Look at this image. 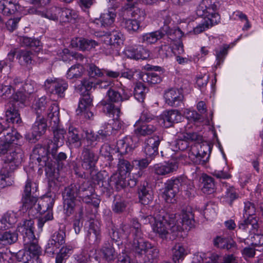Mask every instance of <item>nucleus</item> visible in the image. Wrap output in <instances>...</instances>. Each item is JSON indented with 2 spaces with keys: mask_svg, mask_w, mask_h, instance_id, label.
Masks as SVG:
<instances>
[{
  "mask_svg": "<svg viewBox=\"0 0 263 263\" xmlns=\"http://www.w3.org/2000/svg\"><path fill=\"white\" fill-rule=\"evenodd\" d=\"M18 42L22 46L39 48L40 46V41L35 39H32L27 36H21L18 37Z\"/></svg>",
  "mask_w": 263,
  "mask_h": 263,
  "instance_id": "nucleus-55",
  "label": "nucleus"
},
{
  "mask_svg": "<svg viewBox=\"0 0 263 263\" xmlns=\"http://www.w3.org/2000/svg\"><path fill=\"white\" fill-rule=\"evenodd\" d=\"M104 258L107 261L114 260L117 256L115 251L109 243H105L101 250Z\"/></svg>",
  "mask_w": 263,
  "mask_h": 263,
  "instance_id": "nucleus-51",
  "label": "nucleus"
},
{
  "mask_svg": "<svg viewBox=\"0 0 263 263\" xmlns=\"http://www.w3.org/2000/svg\"><path fill=\"white\" fill-rule=\"evenodd\" d=\"M79 184H71L65 187L63 191L64 211L67 216L73 213L76 198L79 197Z\"/></svg>",
  "mask_w": 263,
  "mask_h": 263,
  "instance_id": "nucleus-8",
  "label": "nucleus"
},
{
  "mask_svg": "<svg viewBox=\"0 0 263 263\" xmlns=\"http://www.w3.org/2000/svg\"><path fill=\"white\" fill-rule=\"evenodd\" d=\"M68 86V83L65 80L57 78L48 79L44 83L45 88L48 92L57 95L60 98L64 97V92Z\"/></svg>",
  "mask_w": 263,
  "mask_h": 263,
  "instance_id": "nucleus-13",
  "label": "nucleus"
},
{
  "mask_svg": "<svg viewBox=\"0 0 263 263\" xmlns=\"http://www.w3.org/2000/svg\"><path fill=\"white\" fill-rule=\"evenodd\" d=\"M124 53L127 58L134 60H144L148 55L146 50L141 46L127 47L124 50Z\"/></svg>",
  "mask_w": 263,
  "mask_h": 263,
  "instance_id": "nucleus-27",
  "label": "nucleus"
},
{
  "mask_svg": "<svg viewBox=\"0 0 263 263\" xmlns=\"http://www.w3.org/2000/svg\"><path fill=\"white\" fill-rule=\"evenodd\" d=\"M18 238V235L14 232L7 231L2 236L1 240L4 242L5 244H11L16 241Z\"/></svg>",
  "mask_w": 263,
  "mask_h": 263,
  "instance_id": "nucleus-61",
  "label": "nucleus"
},
{
  "mask_svg": "<svg viewBox=\"0 0 263 263\" xmlns=\"http://www.w3.org/2000/svg\"><path fill=\"white\" fill-rule=\"evenodd\" d=\"M59 16L62 22H70L78 17V14L77 12L72 9L63 8H61Z\"/></svg>",
  "mask_w": 263,
  "mask_h": 263,
  "instance_id": "nucleus-49",
  "label": "nucleus"
},
{
  "mask_svg": "<svg viewBox=\"0 0 263 263\" xmlns=\"http://www.w3.org/2000/svg\"><path fill=\"white\" fill-rule=\"evenodd\" d=\"M203 18L201 22L199 23L193 29L194 34H199L205 30L209 29L213 25L218 24L220 20V16L216 15L214 18H211L209 16H203Z\"/></svg>",
  "mask_w": 263,
  "mask_h": 263,
  "instance_id": "nucleus-30",
  "label": "nucleus"
},
{
  "mask_svg": "<svg viewBox=\"0 0 263 263\" xmlns=\"http://www.w3.org/2000/svg\"><path fill=\"white\" fill-rule=\"evenodd\" d=\"M33 107L37 116H47L53 127L60 123L59 108L55 103L48 101L45 97L39 98L34 104Z\"/></svg>",
  "mask_w": 263,
  "mask_h": 263,
  "instance_id": "nucleus-5",
  "label": "nucleus"
},
{
  "mask_svg": "<svg viewBox=\"0 0 263 263\" xmlns=\"http://www.w3.org/2000/svg\"><path fill=\"white\" fill-rule=\"evenodd\" d=\"M94 189L88 181H84L79 185V198L84 202L92 204L97 208L99 206L100 199L94 193Z\"/></svg>",
  "mask_w": 263,
  "mask_h": 263,
  "instance_id": "nucleus-10",
  "label": "nucleus"
},
{
  "mask_svg": "<svg viewBox=\"0 0 263 263\" xmlns=\"http://www.w3.org/2000/svg\"><path fill=\"white\" fill-rule=\"evenodd\" d=\"M158 54L162 59L167 58L172 55L173 50L169 45L164 44L159 47Z\"/></svg>",
  "mask_w": 263,
  "mask_h": 263,
  "instance_id": "nucleus-64",
  "label": "nucleus"
},
{
  "mask_svg": "<svg viewBox=\"0 0 263 263\" xmlns=\"http://www.w3.org/2000/svg\"><path fill=\"white\" fill-rule=\"evenodd\" d=\"M12 171L8 168V167H3L0 171V188H4L6 186L12 184L13 181L11 177Z\"/></svg>",
  "mask_w": 263,
  "mask_h": 263,
  "instance_id": "nucleus-43",
  "label": "nucleus"
},
{
  "mask_svg": "<svg viewBox=\"0 0 263 263\" xmlns=\"http://www.w3.org/2000/svg\"><path fill=\"white\" fill-rule=\"evenodd\" d=\"M15 257L18 261L23 263H42L39 256H31L29 253L20 250L15 254Z\"/></svg>",
  "mask_w": 263,
  "mask_h": 263,
  "instance_id": "nucleus-41",
  "label": "nucleus"
},
{
  "mask_svg": "<svg viewBox=\"0 0 263 263\" xmlns=\"http://www.w3.org/2000/svg\"><path fill=\"white\" fill-rule=\"evenodd\" d=\"M32 53L27 50H19L16 55V58L19 63L24 66L32 65L33 63Z\"/></svg>",
  "mask_w": 263,
  "mask_h": 263,
  "instance_id": "nucleus-42",
  "label": "nucleus"
},
{
  "mask_svg": "<svg viewBox=\"0 0 263 263\" xmlns=\"http://www.w3.org/2000/svg\"><path fill=\"white\" fill-rule=\"evenodd\" d=\"M50 126L51 127L53 133V142H51L49 144V149L53 147V145L59 147L62 146L64 142L65 135L66 134V130L63 128H60L59 127V123L57 127H53L51 123H50Z\"/></svg>",
  "mask_w": 263,
  "mask_h": 263,
  "instance_id": "nucleus-35",
  "label": "nucleus"
},
{
  "mask_svg": "<svg viewBox=\"0 0 263 263\" xmlns=\"http://www.w3.org/2000/svg\"><path fill=\"white\" fill-rule=\"evenodd\" d=\"M37 190V186L36 183L32 182L30 179H28L24 187L22 202L23 207L29 210V214L33 212L36 214L45 211L44 210H42V206H43V204H36L37 196L36 192Z\"/></svg>",
  "mask_w": 263,
  "mask_h": 263,
  "instance_id": "nucleus-6",
  "label": "nucleus"
},
{
  "mask_svg": "<svg viewBox=\"0 0 263 263\" xmlns=\"http://www.w3.org/2000/svg\"><path fill=\"white\" fill-rule=\"evenodd\" d=\"M123 35L118 30H114L107 32L102 37V41L106 45L120 46L123 43Z\"/></svg>",
  "mask_w": 263,
  "mask_h": 263,
  "instance_id": "nucleus-22",
  "label": "nucleus"
},
{
  "mask_svg": "<svg viewBox=\"0 0 263 263\" xmlns=\"http://www.w3.org/2000/svg\"><path fill=\"white\" fill-rule=\"evenodd\" d=\"M172 32L173 30L167 25H164L159 30L142 35L141 42L147 44H154L165 35H171Z\"/></svg>",
  "mask_w": 263,
  "mask_h": 263,
  "instance_id": "nucleus-16",
  "label": "nucleus"
},
{
  "mask_svg": "<svg viewBox=\"0 0 263 263\" xmlns=\"http://www.w3.org/2000/svg\"><path fill=\"white\" fill-rule=\"evenodd\" d=\"M47 126L45 117L37 116L36 120L32 127V139L37 140L38 137L43 135L46 130Z\"/></svg>",
  "mask_w": 263,
  "mask_h": 263,
  "instance_id": "nucleus-28",
  "label": "nucleus"
},
{
  "mask_svg": "<svg viewBox=\"0 0 263 263\" xmlns=\"http://www.w3.org/2000/svg\"><path fill=\"white\" fill-rule=\"evenodd\" d=\"M17 6L12 0H3L0 2V10L5 15H10L17 11Z\"/></svg>",
  "mask_w": 263,
  "mask_h": 263,
  "instance_id": "nucleus-44",
  "label": "nucleus"
},
{
  "mask_svg": "<svg viewBox=\"0 0 263 263\" xmlns=\"http://www.w3.org/2000/svg\"><path fill=\"white\" fill-rule=\"evenodd\" d=\"M164 125L166 127L171 126L174 123L181 120V114L177 110H171L164 112L162 116Z\"/></svg>",
  "mask_w": 263,
  "mask_h": 263,
  "instance_id": "nucleus-31",
  "label": "nucleus"
},
{
  "mask_svg": "<svg viewBox=\"0 0 263 263\" xmlns=\"http://www.w3.org/2000/svg\"><path fill=\"white\" fill-rule=\"evenodd\" d=\"M164 97L165 102L170 106L178 107L182 104L183 96L182 90L176 88H171L166 91Z\"/></svg>",
  "mask_w": 263,
  "mask_h": 263,
  "instance_id": "nucleus-21",
  "label": "nucleus"
},
{
  "mask_svg": "<svg viewBox=\"0 0 263 263\" xmlns=\"http://www.w3.org/2000/svg\"><path fill=\"white\" fill-rule=\"evenodd\" d=\"M23 243L25 252L29 253L31 256H39L41 252V247L38 245L37 240L35 236L30 237H25L23 239Z\"/></svg>",
  "mask_w": 263,
  "mask_h": 263,
  "instance_id": "nucleus-26",
  "label": "nucleus"
},
{
  "mask_svg": "<svg viewBox=\"0 0 263 263\" xmlns=\"http://www.w3.org/2000/svg\"><path fill=\"white\" fill-rule=\"evenodd\" d=\"M148 88L141 82L137 83L134 88L135 98L139 102H143L145 99Z\"/></svg>",
  "mask_w": 263,
  "mask_h": 263,
  "instance_id": "nucleus-52",
  "label": "nucleus"
},
{
  "mask_svg": "<svg viewBox=\"0 0 263 263\" xmlns=\"http://www.w3.org/2000/svg\"><path fill=\"white\" fill-rule=\"evenodd\" d=\"M186 255L184 247L180 244H176L172 249V259L174 263H179Z\"/></svg>",
  "mask_w": 263,
  "mask_h": 263,
  "instance_id": "nucleus-47",
  "label": "nucleus"
},
{
  "mask_svg": "<svg viewBox=\"0 0 263 263\" xmlns=\"http://www.w3.org/2000/svg\"><path fill=\"white\" fill-rule=\"evenodd\" d=\"M71 45L73 47L77 48L80 50L86 51L95 48L98 44L93 40L76 37L71 40Z\"/></svg>",
  "mask_w": 263,
  "mask_h": 263,
  "instance_id": "nucleus-25",
  "label": "nucleus"
},
{
  "mask_svg": "<svg viewBox=\"0 0 263 263\" xmlns=\"http://www.w3.org/2000/svg\"><path fill=\"white\" fill-rule=\"evenodd\" d=\"M24 83L20 78H16L11 85L13 91L15 93L12 95V100L5 105L6 121L7 122L18 125L22 122L17 106L20 104L23 105L25 104L27 97L22 93V90Z\"/></svg>",
  "mask_w": 263,
  "mask_h": 263,
  "instance_id": "nucleus-2",
  "label": "nucleus"
},
{
  "mask_svg": "<svg viewBox=\"0 0 263 263\" xmlns=\"http://www.w3.org/2000/svg\"><path fill=\"white\" fill-rule=\"evenodd\" d=\"M157 123L156 125L146 123L135 124V133L138 136H145L151 135L157 129Z\"/></svg>",
  "mask_w": 263,
  "mask_h": 263,
  "instance_id": "nucleus-38",
  "label": "nucleus"
},
{
  "mask_svg": "<svg viewBox=\"0 0 263 263\" xmlns=\"http://www.w3.org/2000/svg\"><path fill=\"white\" fill-rule=\"evenodd\" d=\"M200 181L202 184L201 190L203 193L210 194L214 192L215 183L213 177L203 174L201 176Z\"/></svg>",
  "mask_w": 263,
  "mask_h": 263,
  "instance_id": "nucleus-39",
  "label": "nucleus"
},
{
  "mask_svg": "<svg viewBox=\"0 0 263 263\" xmlns=\"http://www.w3.org/2000/svg\"><path fill=\"white\" fill-rule=\"evenodd\" d=\"M130 231L133 236L135 237H141L142 233L141 230V224L139 222L137 219H133L131 221V227H130Z\"/></svg>",
  "mask_w": 263,
  "mask_h": 263,
  "instance_id": "nucleus-63",
  "label": "nucleus"
},
{
  "mask_svg": "<svg viewBox=\"0 0 263 263\" xmlns=\"http://www.w3.org/2000/svg\"><path fill=\"white\" fill-rule=\"evenodd\" d=\"M179 216L180 219H176V214L166 213L158 208L149 215L143 217L145 223H149L153 232L159 238L167 240L175 239L184 229H187L186 226L191 227L193 224L194 215L191 207L183 209Z\"/></svg>",
  "mask_w": 263,
  "mask_h": 263,
  "instance_id": "nucleus-1",
  "label": "nucleus"
},
{
  "mask_svg": "<svg viewBox=\"0 0 263 263\" xmlns=\"http://www.w3.org/2000/svg\"><path fill=\"white\" fill-rule=\"evenodd\" d=\"M135 147L133 138L130 136H126L117 142L116 149L117 152L120 155H125L130 152Z\"/></svg>",
  "mask_w": 263,
  "mask_h": 263,
  "instance_id": "nucleus-23",
  "label": "nucleus"
},
{
  "mask_svg": "<svg viewBox=\"0 0 263 263\" xmlns=\"http://www.w3.org/2000/svg\"><path fill=\"white\" fill-rule=\"evenodd\" d=\"M162 138L158 136H154L148 138L145 142L144 152L146 157L153 160L158 154V147Z\"/></svg>",
  "mask_w": 263,
  "mask_h": 263,
  "instance_id": "nucleus-20",
  "label": "nucleus"
},
{
  "mask_svg": "<svg viewBox=\"0 0 263 263\" xmlns=\"http://www.w3.org/2000/svg\"><path fill=\"white\" fill-rule=\"evenodd\" d=\"M61 12V8L57 7H52L49 8L40 7L38 8H32L29 9V12L35 14L50 20L57 21L58 20Z\"/></svg>",
  "mask_w": 263,
  "mask_h": 263,
  "instance_id": "nucleus-19",
  "label": "nucleus"
},
{
  "mask_svg": "<svg viewBox=\"0 0 263 263\" xmlns=\"http://www.w3.org/2000/svg\"><path fill=\"white\" fill-rule=\"evenodd\" d=\"M83 137L81 131L73 126H70L68 128L67 135L68 142L76 147L81 146V139Z\"/></svg>",
  "mask_w": 263,
  "mask_h": 263,
  "instance_id": "nucleus-34",
  "label": "nucleus"
},
{
  "mask_svg": "<svg viewBox=\"0 0 263 263\" xmlns=\"http://www.w3.org/2000/svg\"><path fill=\"white\" fill-rule=\"evenodd\" d=\"M133 166L129 161L126 160L119 159L118 163V173L126 176L128 173H129Z\"/></svg>",
  "mask_w": 263,
  "mask_h": 263,
  "instance_id": "nucleus-57",
  "label": "nucleus"
},
{
  "mask_svg": "<svg viewBox=\"0 0 263 263\" xmlns=\"http://www.w3.org/2000/svg\"><path fill=\"white\" fill-rule=\"evenodd\" d=\"M116 17V13L115 9L111 8L107 12L102 13L100 18L97 19V23H100L101 26L108 27L111 26L114 23Z\"/></svg>",
  "mask_w": 263,
  "mask_h": 263,
  "instance_id": "nucleus-32",
  "label": "nucleus"
},
{
  "mask_svg": "<svg viewBox=\"0 0 263 263\" xmlns=\"http://www.w3.org/2000/svg\"><path fill=\"white\" fill-rule=\"evenodd\" d=\"M177 168L178 164L175 162L156 164L153 166L154 173L159 176H165L176 171Z\"/></svg>",
  "mask_w": 263,
  "mask_h": 263,
  "instance_id": "nucleus-24",
  "label": "nucleus"
},
{
  "mask_svg": "<svg viewBox=\"0 0 263 263\" xmlns=\"http://www.w3.org/2000/svg\"><path fill=\"white\" fill-rule=\"evenodd\" d=\"M92 106V98L90 95L87 92L86 94L83 95L80 100L78 108L77 109V114H81L83 110H85Z\"/></svg>",
  "mask_w": 263,
  "mask_h": 263,
  "instance_id": "nucleus-46",
  "label": "nucleus"
},
{
  "mask_svg": "<svg viewBox=\"0 0 263 263\" xmlns=\"http://www.w3.org/2000/svg\"><path fill=\"white\" fill-rule=\"evenodd\" d=\"M213 243L215 247L222 249L230 250L234 246V243L227 238L217 236L214 239Z\"/></svg>",
  "mask_w": 263,
  "mask_h": 263,
  "instance_id": "nucleus-48",
  "label": "nucleus"
},
{
  "mask_svg": "<svg viewBox=\"0 0 263 263\" xmlns=\"http://www.w3.org/2000/svg\"><path fill=\"white\" fill-rule=\"evenodd\" d=\"M139 201L144 205H148L153 200V196L149 188L145 185L141 186L138 190Z\"/></svg>",
  "mask_w": 263,
  "mask_h": 263,
  "instance_id": "nucleus-40",
  "label": "nucleus"
},
{
  "mask_svg": "<svg viewBox=\"0 0 263 263\" xmlns=\"http://www.w3.org/2000/svg\"><path fill=\"white\" fill-rule=\"evenodd\" d=\"M122 92L110 88L106 93L107 100H102L99 105L102 107V110L106 114L112 117L114 120H118L120 116V108L116 106L114 103H118L128 100L131 97L124 89H121Z\"/></svg>",
  "mask_w": 263,
  "mask_h": 263,
  "instance_id": "nucleus-4",
  "label": "nucleus"
},
{
  "mask_svg": "<svg viewBox=\"0 0 263 263\" xmlns=\"http://www.w3.org/2000/svg\"><path fill=\"white\" fill-rule=\"evenodd\" d=\"M34 221L32 219L24 220L22 223H20L17 227V230L22 234L23 239L25 237H34L33 233Z\"/></svg>",
  "mask_w": 263,
  "mask_h": 263,
  "instance_id": "nucleus-33",
  "label": "nucleus"
},
{
  "mask_svg": "<svg viewBox=\"0 0 263 263\" xmlns=\"http://www.w3.org/2000/svg\"><path fill=\"white\" fill-rule=\"evenodd\" d=\"M88 173H89L90 177L95 183L101 184V186L104 187L103 183L107 181V179H106L107 175L105 171L98 172L96 167L93 171H91Z\"/></svg>",
  "mask_w": 263,
  "mask_h": 263,
  "instance_id": "nucleus-50",
  "label": "nucleus"
},
{
  "mask_svg": "<svg viewBox=\"0 0 263 263\" xmlns=\"http://www.w3.org/2000/svg\"><path fill=\"white\" fill-rule=\"evenodd\" d=\"M221 0H202L196 10V14L200 17L209 16L214 18L216 15L219 16L216 12L220 6Z\"/></svg>",
  "mask_w": 263,
  "mask_h": 263,
  "instance_id": "nucleus-12",
  "label": "nucleus"
},
{
  "mask_svg": "<svg viewBox=\"0 0 263 263\" xmlns=\"http://www.w3.org/2000/svg\"><path fill=\"white\" fill-rule=\"evenodd\" d=\"M22 93H24L27 98L25 100V103L27 101H30L32 97V94L34 92V88L33 85L31 83H24L22 88Z\"/></svg>",
  "mask_w": 263,
  "mask_h": 263,
  "instance_id": "nucleus-60",
  "label": "nucleus"
},
{
  "mask_svg": "<svg viewBox=\"0 0 263 263\" xmlns=\"http://www.w3.org/2000/svg\"><path fill=\"white\" fill-rule=\"evenodd\" d=\"M3 133V137H1V140L2 142H4L11 146H14V144H16V142L20 138V135L17 132L13 130L11 128L8 127H4L3 126L2 133Z\"/></svg>",
  "mask_w": 263,
  "mask_h": 263,
  "instance_id": "nucleus-29",
  "label": "nucleus"
},
{
  "mask_svg": "<svg viewBox=\"0 0 263 263\" xmlns=\"http://www.w3.org/2000/svg\"><path fill=\"white\" fill-rule=\"evenodd\" d=\"M128 7L133 8L132 16L134 17V20L141 21L145 18L146 14L143 9L135 7L134 4H129Z\"/></svg>",
  "mask_w": 263,
  "mask_h": 263,
  "instance_id": "nucleus-62",
  "label": "nucleus"
},
{
  "mask_svg": "<svg viewBox=\"0 0 263 263\" xmlns=\"http://www.w3.org/2000/svg\"><path fill=\"white\" fill-rule=\"evenodd\" d=\"M82 72V66L80 64H76L69 68L67 72V78L69 79L78 78L81 77Z\"/></svg>",
  "mask_w": 263,
  "mask_h": 263,
  "instance_id": "nucleus-56",
  "label": "nucleus"
},
{
  "mask_svg": "<svg viewBox=\"0 0 263 263\" xmlns=\"http://www.w3.org/2000/svg\"><path fill=\"white\" fill-rule=\"evenodd\" d=\"M58 147L57 146H54V144H53V147L51 149L50 155L58 165H60L61 164H62L63 161L66 160L67 155L63 152L58 153Z\"/></svg>",
  "mask_w": 263,
  "mask_h": 263,
  "instance_id": "nucleus-58",
  "label": "nucleus"
},
{
  "mask_svg": "<svg viewBox=\"0 0 263 263\" xmlns=\"http://www.w3.org/2000/svg\"><path fill=\"white\" fill-rule=\"evenodd\" d=\"M140 78L145 82L150 84H156L161 81L160 77L156 73L148 72L141 74Z\"/></svg>",
  "mask_w": 263,
  "mask_h": 263,
  "instance_id": "nucleus-53",
  "label": "nucleus"
},
{
  "mask_svg": "<svg viewBox=\"0 0 263 263\" xmlns=\"http://www.w3.org/2000/svg\"><path fill=\"white\" fill-rule=\"evenodd\" d=\"M73 247L70 245L63 246L57 254L55 263H64L73 252Z\"/></svg>",
  "mask_w": 263,
  "mask_h": 263,
  "instance_id": "nucleus-45",
  "label": "nucleus"
},
{
  "mask_svg": "<svg viewBox=\"0 0 263 263\" xmlns=\"http://www.w3.org/2000/svg\"><path fill=\"white\" fill-rule=\"evenodd\" d=\"M183 138L187 142L189 141L198 142L191 147L188 153L189 157L196 164L205 165L209 159L211 151L210 145L207 143H199V142L202 140V137L197 133H185L183 134Z\"/></svg>",
  "mask_w": 263,
  "mask_h": 263,
  "instance_id": "nucleus-3",
  "label": "nucleus"
},
{
  "mask_svg": "<svg viewBox=\"0 0 263 263\" xmlns=\"http://www.w3.org/2000/svg\"><path fill=\"white\" fill-rule=\"evenodd\" d=\"M66 232L65 228H60L50 236L46 245L45 252L49 255H52L57 250L65 243Z\"/></svg>",
  "mask_w": 263,
  "mask_h": 263,
  "instance_id": "nucleus-11",
  "label": "nucleus"
},
{
  "mask_svg": "<svg viewBox=\"0 0 263 263\" xmlns=\"http://www.w3.org/2000/svg\"><path fill=\"white\" fill-rule=\"evenodd\" d=\"M98 159V156L93 151L86 147L83 148L80 161L83 169L88 172L93 171L96 167Z\"/></svg>",
  "mask_w": 263,
  "mask_h": 263,
  "instance_id": "nucleus-15",
  "label": "nucleus"
},
{
  "mask_svg": "<svg viewBox=\"0 0 263 263\" xmlns=\"http://www.w3.org/2000/svg\"><path fill=\"white\" fill-rule=\"evenodd\" d=\"M185 179L182 176H179L172 178L168 180L164 183L163 194L165 196V199L167 202H173L176 194L180 191V190L184 182Z\"/></svg>",
  "mask_w": 263,
  "mask_h": 263,
  "instance_id": "nucleus-9",
  "label": "nucleus"
},
{
  "mask_svg": "<svg viewBox=\"0 0 263 263\" xmlns=\"http://www.w3.org/2000/svg\"><path fill=\"white\" fill-rule=\"evenodd\" d=\"M151 248V244L144 241L142 236L136 237L133 241V249L138 254L142 255L146 253Z\"/></svg>",
  "mask_w": 263,
  "mask_h": 263,
  "instance_id": "nucleus-36",
  "label": "nucleus"
},
{
  "mask_svg": "<svg viewBox=\"0 0 263 263\" xmlns=\"http://www.w3.org/2000/svg\"><path fill=\"white\" fill-rule=\"evenodd\" d=\"M259 228L258 218L250 217L245 218L238 224V228L236 231L237 239L240 242H244L249 245V240L251 236L257 233Z\"/></svg>",
  "mask_w": 263,
  "mask_h": 263,
  "instance_id": "nucleus-7",
  "label": "nucleus"
},
{
  "mask_svg": "<svg viewBox=\"0 0 263 263\" xmlns=\"http://www.w3.org/2000/svg\"><path fill=\"white\" fill-rule=\"evenodd\" d=\"M122 25L128 31L135 32L140 27V22L134 19H123Z\"/></svg>",
  "mask_w": 263,
  "mask_h": 263,
  "instance_id": "nucleus-59",
  "label": "nucleus"
},
{
  "mask_svg": "<svg viewBox=\"0 0 263 263\" xmlns=\"http://www.w3.org/2000/svg\"><path fill=\"white\" fill-rule=\"evenodd\" d=\"M244 204L245 206L243 213L244 218H248L250 217L258 218L255 215L256 208L255 204L250 201L245 202Z\"/></svg>",
  "mask_w": 263,
  "mask_h": 263,
  "instance_id": "nucleus-54",
  "label": "nucleus"
},
{
  "mask_svg": "<svg viewBox=\"0 0 263 263\" xmlns=\"http://www.w3.org/2000/svg\"><path fill=\"white\" fill-rule=\"evenodd\" d=\"M51 149V147L49 149V145L48 149H46L45 147L37 144L33 149L31 157L32 159H36L39 163H41L42 161L45 162L47 160L46 156L48 153L50 154Z\"/></svg>",
  "mask_w": 263,
  "mask_h": 263,
  "instance_id": "nucleus-37",
  "label": "nucleus"
},
{
  "mask_svg": "<svg viewBox=\"0 0 263 263\" xmlns=\"http://www.w3.org/2000/svg\"><path fill=\"white\" fill-rule=\"evenodd\" d=\"M23 152L18 146L9 149V152L6 154L4 158L5 163L4 167L13 172L21 163L23 159Z\"/></svg>",
  "mask_w": 263,
  "mask_h": 263,
  "instance_id": "nucleus-14",
  "label": "nucleus"
},
{
  "mask_svg": "<svg viewBox=\"0 0 263 263\" xmlns=\"http://www.w3.org/2000/svg\"><path fill=\"white\" fill-rule=\"evenodd\" d=\"M101 240L100 223L97 220L91 219L89 223L86 240L90 245H98Z\"/></svg>",
  "mask_w": 263,
  "mask_h": 263,
  "instance_id": "nucleus-17",
  "label": "nucleus"
},
{
  "mask_svg": "<svg viewBox=\"0 0 263 263\" xmlns=\"http://www.w3.org/2000/svg\"><path fill=\"white\" fill-rule=\"evenodd\" d=\"M126 177L118 173H114L110 178L107 177V181L104 182L103 185L108 190L115 188L117 190H120L126 185Z\"/></svg>",
  "mask_w": 263,
  "mask_h": 263,
  "instance_id": "nucleus-18",
  "label": "nucleus"
}]
</instances>
